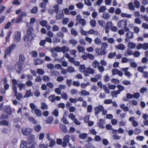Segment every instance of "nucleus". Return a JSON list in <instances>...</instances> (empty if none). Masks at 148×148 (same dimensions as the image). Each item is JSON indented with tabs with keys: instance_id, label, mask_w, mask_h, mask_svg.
I'll list each match as a JSON object with an SVG mask.
<instances>
[{
	"instance_id": "f257e3e1",
	"label": "nucleus",
	"mask_w": 148,
	"mask_h": 148,
	"mask_svg": "<svg viewBox=\"0 0 148 148\" xmlns=\"http://www.w3.org/2000/svg\"><path fill=\"white\" fill-rule=\"evenodd\" d=\"M35 36L34 28L32 27H29L27 31V34L24 37V40L25 41H31Z\"/></svg>"
},
{
	"instance_id": "f03ea898",
	"label": "nucleus",
	"mask_w": 148,
	"mask_h": 148,
	"mask_svg": "<svg viewBox=\"0 0 148 148\" xmlns=\"http://www.w3.org/2000/svg\"><path fill=\"white\" fill-rule=\"evenodd\" d=\"M24 64L18 62L14 66V69L18 73L20 74L21 73Z\"/></svg>"
},
{
	"instance_id": "7ed1b4c3",
	"label": "nucleus",
	"mask_w": 148,
	"mask_h": 148,
	"mask_svg": "<svg viewBox=\"0 0 148 148\" xmlns=\"http://www.w3.org/2000/svg\"><path fill=\"white\" fill-rule=\"evenodd\" d=\"M15 47V44H12L5 49V53L8 54V56H10L11 52L14 50Z\"/></svg>"
},
{
	"instance_id": "20e7f679",
	"label": "nucleus",
	"mask_w": 148,
	"mask_h": 148,
	"mask_svg": "<svg viewBox=\"0 0 148 148\" xmlns=\"http://www.w3.org/2000/svg\"><path fill=\"white\" fill-rule=\"evenodd\" d=\"M32 132V130L29 128H23L21 130V132L25 136H27L30 134Z\"/></svg>"
},
{
	"instance_id": "39448f33",
	"label": "nucleus",
	"mask_w": 148,
	"mask_h": 148,
	"mask_svg": "<svg viewBox=\"0 0 148 148\" xmlns=\"http://www.w3.org/2000/svg\"><path fill=\"white\" fill-rule=\"evenodd\" d=\"M70 136L69 135H66L63 138V141L62 142V146L64 147H66L68 143L69 142Z\"/></svg>"
},
{
	"instance_id": "423d86ee",
	"label": "nucleus",
	"mask_w": 148,
	"mask_h": 148,
	"mask_svg": "<svg viewBox=\"0 0 148 148\" xmlns=\"http://www.w3.org/2000/svg\"><path fill=\"white\" fill-rule=\"evenodd\" d=\"M14 40L16 42H19L21 37V32L19 31H16L14 33Z\"/></svg>"
},
{
	"instance_id": "0eeeda50",
	"label": "nucleus",
	"mask_w": 148,
	"mask_h": 148,
	"mask_svg": "<svg viewBox=\"0 0 148 148\" xmlns=\"http://www.w3.org/2000/svg\"><path fill=\"white\" fill-rule=\"evenodd\" d=\"M127 21L126 20H122L118 22L117 25L121 28H123V27L127 25Z\"/></svg>"
},
{
	"instance_id": "6e6552de",
	"label": "nucleus",
	"mask_w": 148,
	"mask_h": 148,
	"mask_svg": "<svg viewBox=\"0 0 148 148\" xmlns=\"http://www.w3.org/2000/svg\"><path fill=\"white\" fill-rule=\"evenodd\" d=\"M113 25V24L111 21H108L106 23V25L104 27L105 30V32L106 33L108 34L109 32V29Z\"/></svg>"
},
{
	"instance_id": "1a4fd4ad",
	"label": "nucleus",
	"mask_w": 148,
	"mask_h": 148,
	"mask_svg": "<svg viewBox=\"0 0 148 148\" xmlns=\"http://www.w3.org/2000/svg\"><path fill=\"white\" fill-rule=\"evenodd\" d=\"M104 110V108L102 105H99L98 106L95 108V115L98 114L100 112Z\"/></svg>"
},
{
	"instance_id": "9d476101",
	"label": "nucleus",
	"mask_w": 148,
	"mask_h": 148,
	"mask_svg": "<svg viewBox=\"0 0 148 148\" xmlns=\"http://www.w3.org/2000/svg\"><path fill=\"white\" fill-rule=\"evenodd\" d=\"M35 136L33 134H30L28 138V142L29 145L31 144L34 141Z\"/></svg>"
},
{
	"instance_id": "9b49d317",
	"label": "nucleus",
	"mask_w": 148,
	"mask_h": 148,
	"mask_svg": "<svg viewBox=\"0 0 148 148\" xmlns=\"http://www.w3.org/2000/svg\"><path fill=\"white\" fill-rule=\"evenodd\" d=\"M4 110L8 115H11L12 113V110L10 107L6 106L5 107Z\"/></svg>"
},
{
	"instance_id": "f8f14e48",
	"label": "nucleus",
	"mask_w": 148,
	"mask_h": 148,
	"mask_svg": "<svg viewBox=\"0 0 148 148\" xmlns=\"http://www.w3.org/2000/svg\"><path fill=\"white\" fill-rule=\"evenodd\" d=\"M64 17V14L63 11H62L61 13H56V20H60L62 19Z\"/></svg>"
},
{
	"instance_id": "ddd939ff",
	"label": "nucleus",
	"mask_w": 148,
	"mask_h": 148,
	"mask_svg": "<svg viewBox=\"0 0 148 148\" xmlns=\"http://www.w3.org/2000/svg\"><path fill=\"white\" fill-rule=\"evenodd\" d=\"M25 60V58L24 55L23 54H21L19 56L18 61V62L24 64Z\"/></svg>"
},
{
	"instance_id": "4468645a",
	"label": "nucleus",
	"mask_w": 148,
	"mask_h": 148,
	"mask_svg": "<svg viewBox=\"0 0 148 148\" xmlns=\"http://www.w3.org/2000/svg\"><path fill=\"white\" fill-rule=\"evenodd\" d=\"M43 60L41 59L35 58L34 60V64L35 65L40 64L43 62Z\"/></svg>"
},
{
	"instance_id": "2eb2a0df",
	"label": "nucleus",
	"mask_w": 148,
	"mask_h": 148,
	"mask_svg": "<svg viewBox=\"0 0 148 148\" xmlns=\"http://www.w3.org/2000/svg\"><path fill=\"white\" fill-rule=\"evenodd\" d=\"M60 128L61 130L64 133H66L67 132V130L66 126L62 123L60 124Z\"/></svg>"
},
{
	"instance_id": "dca6fc26",
	"label": "nucleus",
	"mask_w": 148,
	"mask_h": 148,
	"mask_svg": "<svg viewBox=\"0 0 148 148\" xmlns=\"http://www.w3.org/2000/svg\"><path fill=\"white\" fill-rule=\"evenodd\" d=\"M27 142L24 140L21 141V143L20 145L21 148H25L27 146Z\"/></svg>"
},
{
	"instance_id": "f3484780",
	"label": "nucleus",
	"mask_w": 148,
	"mask_h": 148,
	"mask_svg": "<svg viewBox=\"0 0 148 148\" xmlns=\"http://www.w3.org/2000/svg\"><path fill=\"white\" fill-rule=\"evenodd\" d=\"M34 113L36 114L37 116H42V112L40 110L36 108L34 109Z\"/></svg>"
},
{
	"instance_id": "a211bd4d",
	"label": "nucleus",
	"mask_w": 148,
	"mask_h": 148,
	"mask_svg": "<svg viewBox=\"0 0 148 148\" xmlns=\"http://www.w3.org/2000/svg\"><path fill=\"white\" fill-rule=\"evenodd\" d=\"M9 125V122L7 120H2L0 121V125L8 126Z\"/></svg>"
},
{
	"instance_id": "6ab92c4d",
	"label": "nucleus",
	"mask_w": 148,
	"mask_h": 148,
	"mask_svg": "<svg viewBox=\"0 0 148 148\" xmlns=\"http://www.w3.org/2000/svg\"><path fill=\"white\" fill-rule=\"evenodd\" d=\"M126 36L129 39H132L133 37V34L132 32L129 31L126 33Z\"/></svg>"
},
{
	"instance_id": "aec40b11",
	"label": "nucleus",
	"mask_w": 148,
	"mask_h": 148,
	"mask_svg": "<svg viewBox=\"0 0 148 148\" xmlns=\"http://www.w3.org/2000/svg\"><path fill=\"white\" fill-rule=\"evenodd\" d=\"M8 115L4 114H2L0 116V120H5L8 118Z\"/></svg>"
},
{
	"instance_id": "412c9836",
	"label": "nucleus",
	"mask_w": 148,
	"mask_h": 148,
	"mask_svg": "<svg viewBox=\"0 0 148 148\" xmlns=\"http://www.w3.org/2000/svg\"><path fill=\"white\" fill-rule=\"evenodd\" d=\"M87 136V134L86 133H82L79 135V138L82 139H85Z\"/></svg>"
},
{
	"instance_id": "4be33fe9",
	"label": "nucleus",
	"mask_w": 148,
	"mask_h": 148,
	"mask_svg": "<svg viewBox=\"0 0 148 148\" xmlns=\"http://www.w3.org/2000/svg\"><path fill=\"white\" fill-rule=\"evenodd\" d=\"M69 51V48L66 46H63L61 47V51L63 53H65L66 52H68Z\"/></svg>"
},
{
	"instance_id": "5701e85b",
	"label": "nucleus",
	"mask_w": 148,
	"mask_h": 148,
	"mask_svg": "<svg viewBox=\"0 0 148 148\" xmlns=\"http://www.w3.org/2000/svg\"><path fill=\"white\" fill-rule=\"evenodd\" d=\"M54 9L53 10L54 12L58 13L59 10V6L58 4H56L53 6Z\"/></svg>"
},
{
	"instance_id": "b1692460",
	"label": "nucleus",
	"mask_w": 148,
	"mask_h": 148,
	"mask_svg": "<svg viewBox=\"0 0 148 148\" xmlns=\"http://www.w3.org/2000/svg\"><path fill=\"white\" fill-rule=\"evenodd\" d=\"M106 10V7L105 6H101L99 10V13L100 12H103Z\"/></svg>"
},
{
	"instance_id": "393cba45",
	"label": "nucleus",
	"mask_w": 148,
	"mask_h": 148,
	"mask_svg": "<svg viewBox=\"0 0 148 148\" xmlns=\"http://www.w3.org/2000/svg\"><path fill=\"white\" fill-rule=\"evenodd\" d=\"M34 128L36 132H38L40 130L41 127L40 125H35L34 127Z\"/></svg>"
},
{
	"instance_id": "a878e982",
	"label": "nucleus",
	"mask_w": 148,
	"mask_h": 148,
	"mask_svg": "<svg viewBox=\"0 0 148 148\" xmlns=\"http://www.w3.org/2000/svg\"><path fill=\"white\" fill-rule=\"evenodd\" d=\"M38 8L37 6H34L32 8L31 10V12L32 14H36L38 12Z\"/></svg>"
},
{
	"instance_id": "bb28decb",
	"label": "nucleus",
	"mask_w": 148,
	"mask_h": 148,
	"mask_svg": "<svg viewBox=\"0 0 148 148\" xmlns=\"http://www.w3.org/2000/svg\"><path fill=\"white\" fill-rule=\"evenodd\" d=\"M99 64V63L97 61L95 60L93 62L92 64V66L93 68H96L97 67H98Z\"/></svg>"
},
{
	"instance_id": "cd10ccee",
	"label": "nucleus",
	"mask_w": 148,
	"mask_h": 148,
	"mask_svg": "<svg viewBox=\"0 0 148 148\" xmlns=\"http://www.w3.org/2000/svg\"><path fill=\"white\" fill-rule=\"evenodd\" d=\"M40 24L43 27H45L47 24V22L46 20H44L40 22Z\"/></svg>"
},
{
	"instance_id": "c85d7f7f",
	"label": "nucleus",
	"mask_w": 148,
	"mask_h": 148,
	"mask_svg": "<svg viewBox=\"0 0 148 148\" xmlns=\"http://www.w3.org/2000/svg\"><path fill=\"white\" fill-rule=\"evenodd\" d=\"M49 101L52 102H53L55 101V96L54 95H50L49 97Z\"/></svg>"
},
{
	"instance_id": "c756f323",
	"label": "nucleus",
	"mask_w": 148,
	"mask_h": 148,
	"mask_svg": "<svg viewBox=\"0 0 148 148\" xmlns=\"http://www.w3.org/2000/svg\"><path fill=\"white\" fill-rule=\"evenodd\" d=\"M77 49L79 53L82 52L84 51L85 49L82 46L79 45L77 47Z\"/></svg>"
},
{
	"instance_id": "7c9ffc66",
	"label": "nucleus",
	"mask_w": 148,
	"mask_h": 148,
	"mask_svg": "<svg viewBox=\"0 0 148 148\" xmlns=\"http://www.w3.org/2000/svg\"><path fill=\"white\" fill-rule=\"evenodd\" d=\"M37 73L40 75H43L45 73V71L42 69H37Z\"/></svg>"
},
{
	"instance_id": "2f4dec72",
	"label": "nucleus",
	"mask_w": 148,
	"mask_h": 148,
	"mask_svg": "<svg viewBox=\"0 0 148 148\" xmlns=\"http://www.w3.org/2000/svg\"><path fill=\"white\" fill-rule=\"evenodd\" d=\"M42 79L45 82H49L50 81V78L48 76L44 75L42 78Z\"/></svg>"
},
{
	"instance_id": "473e14b6",
	"label": "nucleus",
	"mask_w": 148,
	"mask_h": 148,
	"mask_svg": "<svg viewBox=\"0 0 148 148\" xmlns=\"http://www.w3.org/2000/svg\"><path fill=\"white\" fill-rule=\"evenodd\" d=\"M42 106H41V109L44 110L45 109H47L48 107L47 105L45 103H42L41 104Z\"/></svg>"
},
{
	"instance_id": "72a5a7b5",
	"label": "nucleus",
	"mask_w": 148,
	"mask_h": 148,
	"mask_svg": "<svg viewBox=\"0 0 148 148\" xmlns=\"http://www.w3.org/2000/svg\"><path fill=\"white\" fill-rule=\"evenodd\" d=\"M116 55V53L115 52L114 53L110 52L108 55V58L110 59L114 57Z\"/></svg>"
},
{
	"instance_id": "f704fd0d",
	"label": "nucleus",
	"mask_w": 148,
	"mask_h": 148,
	"mask_svg": "<svg viewBox=\"0 0 148 148\" xmlns=\"http://www.w3.org/2000/svg\"><path fill=\"white\" fill-rule=\"evenodd\" d=\"M129 9L131 10H133L135 9V7L132 2H130L128 4Z\"/></svg>"
},
{
	"instance_id": "c9c22d12",
	"label": "nucleus",
	"mask_w": 148,
	"mask_h": 148,
	"mask_svg": "<svg viewBox=\"0 0 148 148\" xmlns=\"http://www.w3.org/2000/svg\"><path fill=\"white\" fill-rule=\"evenodd\" d=\"M28 119L29 121L32 122L33 124H36L37 123V121L33 117H29Z\"/></svg>"
},
{
	"instance_id": "e433bc0d",
	"label": "nucleus",
	"mask_w": 148,
	"mask_h": 148,
	"mask_svg": "<svg viewBox=\"0 0 148 148\" xmlns=\"http://www.w3.org/2000/svg\"><path fill=\"white\" fill-rule=\"evenodd\" d=\"M18 86L20 91L23 88H25V85L24 84L19 83L18 84Z\"/></svg>"
},
{
	"instance_id": "4c0bfd02",
	"label": "nucleus",
	"mask_w": 148,
	"mask_h": 148,
	"mask_svg": "<svg viewBox=\"0 0 148 148\" xmlns=\"http://www.w3.org/2000/svg\"><path fill=\"white\" fill-rule=\"evenodd\" d=\"M102 17L104 19H108L110 18V16L108 13L105 12L103 14Z\"/></svg>"
},
{
	"instance_id": "58836bf2",
	"label": "nucleus",
	"mask_w": 148,
	"mask_h": 148,
	"mask_svg": "<svg viewBox=\"0 0 148 148\" xmlns=\"http://www.w3.org/2000/svg\"><path fill=\"white\" fill-rule=\"evenodd\" d=\"M67 70L68 72L70 73L73 72L75 71L74 68L72 66L68 67Z\"/></svg>"
},
{
	"instance_id": "ea45409f",
	"label": "nucleus",
	"mask_w": 148,
	"mask_h": 148,
	"mask_svg": "<svg viewBox=\"0 0 148 148\" xmlns=\"http://www.w3.org/2000/svg\"><path fill=\"white\" fill-rule=\"evenodd\" d=\"M134 4L136 8H138L140 7V3L138 0H135L134 1Z\"/></svg>"
},
{
	"instance_id": "a19ab883",
	"label": "nucleus",
	"mask_w": 148,
	"mask_h": 148,
	"mask_svg": "<svg viewBox=\"0 0 148 148\" xmlns=\"http://www.w3.org/2000/svg\"><path fill=\"white\" fill-rule=\"evenodd\" d=\"M117 48L118 49L123 50L125 49V47L123 44L120 43L117 46Z\"/></svg>"
},
{
	"instance_id": "79ce46f5",
	"label": "nucleus",
	"mask_w": 148,
	"mask_h": 148,
	"mask_svg": "<svg viewBox=\"0 0 148 148\" xmlns=\"http://www.w3.org/2000/svg\"><path fill=\"white\" fill-rule=\"evenodd\" d=\"M94 42L97 45H99L101 43V42L100 39L98 38H96L94 40Z\"/></svg>"
},
{
	"instance_id": "37998d69",
	"label": "nucleus",
	"mask_w": 148,
	"mask_h": 148,
	"mask_svg": "<svg viewBox=\"0 0 148 148\" xmlns=\"http://www.w3.org/2000/svg\"><path fill=\"white\" fill-rule=\"evenodd\" d=\"M53 117H49L47 119L46 122L47 123L50 124L53 121Z\"/></svg>"
},
{
	"instance_id": "c03bdc74",
	"label": "nucleus",
	"mask_w": 148,
	"mask_h": 148,
	"mask_svg": "<svg viewBox=\"0 0 148 148\" xmlns=\"http://www.w3.org/2000/svg\"><path fill=\"white\" fill-rule=\"evenodd\" d=\"M103 119H101L99 120L100 122H98V125H99V127L102 128H103L105 127L103 125V123H101V122H103Z\"/></svg>"
},
{
	"instance_id": "a18cd8bd",
	"label": "nucleus",
	"mask_w": 148,
	"mask_h": 148,
	"mask_svg": "<svg viewBox=\"0 0 148 148\" xmlns=\"http://www.w3.org/2000/svg\"><path fill=\"white\" fill-rule=\"evenodd\" d=\"M80 71L81 72H84L85 71L86 68L84 64L80 65L79 67Z\"/></svg>"
},
{
	"instance_id": "49530a36",
	"label": "nucleus",
	"mask_w": 148,
	"mask_h": 148,
	"mask_svg": "<svg viewBox=\"0 0 148 148\" xmlns=\"http://www.w3.org/2000/svg\"><path fill=\"white\" fill-rule=\"evenodd\" d=\"M108 47V44L106 42H103L101 45V49H103V50H106V48Z\"/></svg>"
},
{
	"instance_id": "de8ad7c7",
	"label": "nucleus",
	"mask_w": 148,
	"mask_h": 148,
	"mask_svg": "<svg viewBox=\"0 0 148 148\" xmlns=\"http://www.w3.org/2000/svg\"><path fill=\"white\" fill-rule=\"evenodd\" d=\"M127 68H124L123 71H125L124 74L126 76L129 77L131 75V74L130 72L127 71Z\"/></svg>"
},
{
	"instance_id": "09e8293b",
	"label": "nucleus",
	"mask_w": 148,
	"mask_h": 148,
	"mask_svg": "<svg viewBox=\"0 0 148 148\" xmlns=\"http://www.w3.org/2000/svg\"><path fill=\"white\" fill-rule=\"evenodd\" d=\"M69 19L68 18H63L62 21V23L64 25H66L69 22Z\"/></svg>"
},
{
	"instance_id": "8fccbe9b",
	"label": "nucleus",
	"mask_w": 148,
	"mask_h": 148,
	"mask_svg": "<svg viewBox=\"0 0 148 148\" xmlns=\"http://www.w3.org/2000/svg\"><path fill=\"white\" fill-rule=\"evenodd\" d=\"M128 47L131 49L134 48L136 46L135 44L133 42H130L128 44Z\"/></svg>"
},
{
	"instance_id": "3c124183",
	"label": "nucleus",
	"mask_w": 148,
	"mask_h": 148,
	"mask_svg": "<svg viewBox=\"0 0 148 148\" xmlns=\"http://www.w3.org/2000/svg\"><path fill=\"white\" fill-rule=\"evenodd\" d=\"M22 18H21L18 16V17L16 18L14 22V23L16 24L19 23L22 21Z\"/></svg>"
},
{
	"instance_id": "603ef678",
	"label": "nucleus",
	"mask_w": 148,
	"mask_h": 148,
	"mask_svg": "<svg viewBox=\"0 0 148 148\" xmlns=\"http://www.w3.org/2000/svg\"><path fill=\"white\" fill-rule=\"evenodd\" d=\"M117 87L118 89V90L121 92V91H123L124 90V87L120 84H119L117 86Z\"/></svg>"
},
{
	"instance_id": "864d4df0",
	"label": "nucleus",
	"mask_w": 148,
	"mask_h": 148,
	"mask_svg": "<svg viewBox=\"0 0 148 148\" xmlns=\"http://www.w3.org/2000/svg\"><path fill=\"white\" fill-rule=\"evenodd\" d=\"M32 94V93L31 92V90H27L26 92L25 96L27 97H29L31 96V94Z\"/></svg>"
},
{
	"instance_id": "5fc2aeb1",
	"label": "nucleus",
	"mask_w": 148,
	"mask_h": 148,
	"mask_svg": "<svg viewBox=\"0 0 148 148\" xmlns=\"http://www.w3.org/2000/svg\"><path fill=\"white\" fill-rule=\"evenodd\" d=\"M15 97H16V99L18 100H20L21 98L23 97V95L22 93H20L18 94H17L16 95L14 96Z\"/></svg>"
},
{
	"instance_id": "6e6d98bb",
	"label": "nucleus",
	"mask_w": 148,
	"mask_h": 148,
	"mask_svg": "<svg viewBox=\"0 0 148 148\" xmlns=\"http://www.w3.org/2000/svg\"><path fill=\"white\" fill-rule=\"evenodd\" d=\"M12 89L13 91L14 92V96L16 95L18 93L16 86L15 85H13V86Z\"/></svg>"
},
{
	"instance_id": "4d7b16f0",
	"label": "nucleus",
	"mask_w": 148,
	"mask_h": 148,
	"mask_svg": "<svg viewBox=\"0 0 148 148\" xmlns=\"http://www.w3.org/2000/svg\"><path fill=\"white\" fill-rule=\"evenodd\" d=\"M142 48L144 50L148 49V43H144L142 44Z\"/></svg>"
},
{
	"instance_id": "13d9d810",
	"label": "nucleus",
	"mask_w": 148,
	"mask_h": 148,
	"mask_svg": "<svg viewBox=\"0 0 148 148\" xmlns=\"http://www.w3.org/2000/svg\"><path fill=\"white\" fill-rule=\"evenodd\" d=\"M125 53H127L128 55H131L133 54V52L132 50L128 49H127Z\"/></svg>"
},
{
	"instance_id": "bf43d9fd",
	"label": "nucleus",
	"mask_w": 148,
	"mask_h": 148,
	"mask_svg": "<svg viewBox=\"0 0 148 148\" xmlns=\"http://www.w3.org/2000/svg\"><path fill=\"white\" fill-rule=\"evenodd\" d=\"M79 21V23L82 25H84L86 24L85 20L83 18H80Z\"/></svg>"
},
{
	"instance_id": "052dcab7",
	"label": "nucleus",
	"mask_w": 148,
	"mask_h": 148,
	"mask_svg": "<svg viewBox=\"0 0 148 148\" xmlns=\"http://www.w3.org/2000/svg\"><path fill=\"white\" fill-rule=\"evenodd\" d=\"M86 70L89 74H93L95 73L94 70L92 69L90 67L87 68Z\"/></svg>"
},
{
	"instance_id": "680f3d73",
	"label": "nucleus",
	"mask_w": 148,
	"mask_h": 148,
	"mask_svg": "<svg viewBox=\"0 0 148 148\" xmlns=\"http://www.w3.org/2000/svg\"><path fill=\"white\" fill-rule=\"evenodd\" d=\"M81 93L84 96L89 95V93L88 92L83 90H81Z\"/></svg>"
},
{
	"instance_id": "e2e57ef3",
	"label": "nucleus",
	"mask_w": 148,
	"mask_h": 148,
	"mask_svg": "<svg viewBox=\"0 0 148 148\" xmlns=\"http://www.w3.org/2000/svg\"><path fill=\"white\" fill-rule=\"evenodd\" d=\"M27 13L25 12H22L20 14L19 16L23 19V17L27 16Z\"/></svg>"
},
{
	"instance_id": "0e129e2a",
	"label": "nucleus",
	"mask_w": 148,
	"mask_h": 148,
	"mask_svg": "<svg viewBox=\"0 0 148 148\" xmlns=\"http://www.w3.org/2000/svg\"><path fill=\"white\" fill-rule=\"evenodd\" d=\"M98 23L99 25L101 27H103L105 25L104 21L103 20H99L98 21Z\"/></svg>"
},
{
	"instance_id": "69168bd1",
	"label": "nucleus",
	"mask_w": 148,
	"mask_h": 148,
	"mask_svg": "<svg viewBox=\"0 0 148 148\" xmlns=\"http://www.w3.org/2000/svg\"><path fill=\"white\" fill-rule=\"evenodd\" d=\"M71 34L73 35L74 36H76L77 34V32L73 28L71 29Z\"/></svg>"
},
{
	"instance_id": "338daca9",
	"label": "nucleus",
	"mask_w": 148,
	"mask_h": 148,
	"mask_svg": "<svg viewBox=\"0 0 148 148\" xmlns=\"http://www.w3.org/2000/svg\"><path fill=\"white\" fill-rule=\"evenodd\" d=\"M31 53H32V55L33 57L36 58L37 57L38 53L36 51H33L31 52Z\"/></svg>"
},
{
	"instance_id": "774afa93",
	"label": "nucleus",
	"mask_w": 148,
	"mask_h": 148,
	"mask_svg": "<svg viewBox=\"0 0 148 148\" xmlns=\"http://www.w3.org/2000/svg\"><path fill=\"white\" fill-rule=\"evenodd\" d=\"M54 50L57 52H61V48L59 46H57L54 48Z\"/></svg>"
}]
</instances>
